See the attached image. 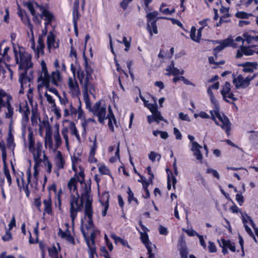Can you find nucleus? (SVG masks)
<instances>
[{
  "label": "nucleus",
  "mask_w": 258,
  "mask_h": 258,
  "mask_svg": "<svg viewBox=\"0 0 258 258\" xmlns=\"http://www.w3.org/2000/svg\"><path fill=\"white\" fill-rule=\"evenodd\" d=\"M41 71L37 79L38 83L37 88L38 91H40L41 88L45 87L50 92L55 95L58 98H60L57 90L53 87H49V83L50 82L55 86H58V83L61 79L59 71H53L49 75L46 63L43 60L41 62Z\"/></svg>",
  "instance_id": "nucleus-1"
},
{
  "label": "nucleus",
  "mask_w": 258,
  "mask_h": 258,
  "mask_svg": "<svg viewBox=\"0 0 258 258\" xmlns=\"http://www.w3.org/2000/svg\"><path fill=\"white\" fill-rule=\"evenodd\" d=\"M210 113L212 119L218 125H220L221 128L225 131L228 136L230 135L231 130V123L228 118L223 114H221L218 111H211Z\"/></svg>",
  "instance_id": "nucleus-2"
},
{
  "label": "nucleus",
  "mask_w": 258,
  "mask_h": 258,
  "mask_svg": "<svg viewBox=\"0 0 258 258\" xmlns=\"http://www.w3.org/2000/svg\"><path fill=\"white\" fill-rule=\"evenodd\" d=\"M250 35V36H258V35H252L251 34H248L247 33H244L243 34V38L238 36L236 38L235 40L237 41V42L240 43V48L237 50L236 57L237 58H241L243 55H251L253 54V51L250 48V47L243 46L244 41H246L248 44L251 45V46L255 47L257 45L258 41H256L253 43H248L247 40L245 38V35Z\"/></svg>",
  "instance_id": "nucleus-3"
},
{
  "label": "nucleus",
  "mask_w": 258,
  "mask_h": 258,
  "mask_svg": "<svg viewBox=\"0 0 258 258\" xmlns=\"http://www.w3.org/2000/svg\"><path fill=\"white\" fill-rule=\"evenodd\" d=\"M15 57L17 63L19 64V69L21 71L25 70H31L30 69L32 67L31 62V55L26 52L20 51L18 54L15 51Z\"/></svg>",
  "instance_id": "nucleus-4"
},
{
  "label": "nucleus",
  "mask_w": 258,
  "mask_h": 258,
  "mask_svg": "<svg viewBox=\"0 0 258 258\" xmlns=\"http://www.w3.org/2000/svg\"><path fill=\"white\" fill-rule=\"evenodd\" d=\"M12 100V97L0 89V112L3 107H5L7 110L5 112V117L7 118H11L14 114V108L11 105Z\"/></svg>",
  "instance_id": "nucleus-5"
},
{
  "label": "nucleus",
  "mask_w": 258,
  "mask_h": 258,
  "mask_svg": "<svg viewBox=\"0 0 258 258\" xmlns=\"http://www.w3.org/2000/svg\"><path fill=\"white\" fill-rule=\"evenodd\" d=\"M79 196H72L70 197V213L71 219L73 222L76 219L78 212L82 211L83 207V199L80 201Z\"/></svg>",
  "instance_id": "nucleus-6"
},
{
  "label": "nucleus",
  "mask_w": 258,
  "mask_h": 258,
  "mask_svg": "<svg viewBox=\"0 0 258 258\" xmlns=\"http://www.w3.org/2000/svg\"><path fill=\"white\" fill-rule=\"evenodd\" d=\"M33 71L32 70H25L21 71L19 74V82L21 85V88L19 91L20 94L24 93V88L29 87L30 83L33 81Z\"/></svg>",
  "instance_id": "nucleus-7"
},
{
  "label": "nucleus",
  "mask_w": 258,
  "mask_h": 258,
  "mask_svg": "<svg viewBox=\"0 0 258 258\" xmlns=\"http://www.w3.org/2000/svg\"><path fill=\"white\" fill-rule=\"evenodd\" d=\"M28 150L33 155L35 163L40 164L42 162L43 155L45 154L43 150V145L41 142H37L36 147L34 146L31 149L30 148Z\"/></svg>",
  "instance_id": "nucleus-8"
},
{
  "label": "nucleus",
  "mask_w": 258,
  "mask_h": 258,
  "mask_svg": "<svg viewBox=\"0 0 258 258\" xmlns=\"http://www.w3.org/2000/svg\"><path fill=\"white\" fill-rule=\"evenodd\" d=\"M106 106L105 105L101 106V102L98 101L95 104L92 109H91V112L95 116L98 117V121L102 123L106 119Z\"/></svg>",
  "instance_id": "nucleus-9"
},
{
  "label": "nucleus",
  "mask_w": 258,
  "mask_h": 258,
  "mask_svg": "<svg viewBox=\"0 0 258 258\" xmlns=\"http://www.w3.org/2000/svg\"><path fill=\"white\" fill-rule=\"evenodd\" d=\"M255 77V74H253L251 76H247L245 78L242 76L239 75L237 78L233 79V83L235 85L236 89L239 88H245L249 86L250 82L253 80Z\"/></svg>",
  "instance_id": "nucleus-10"
},
{
  "label": "nucleus",
  "mask_w": 258,
  "mask_h": 258,
  "mask_svg": "<svg viewBox=\"0 0 258 258\" xmlns=\"http://www.w3.org/2000/svg\"><path fill=\"white\" fill-rule=\"evenodd\" d=\"M81 183L83 184V192L81 194V198L86 200L85 205H87L88 203L92 205V199L90 196L91 191L90 184H87L86 183H83V181H81Z\"/></svg>",
  "instance_id": "nucleus-11"
},
{
  "label": "nucleus",
  "mask_w": 258,
  "mask_h": 258,
  "mask_svg": "<svg viewBox=\"0 0 258 258\" xmlns=\"http://www.w3.org/2000/svg\"><path fill=\"white\" fill-rule=\"evenodd\" d=\"M141 239L142 242L146 246L149 253V258H152L153 255L152 253L153 247L155 246L152 244L149 240L148 236L147 233L140 232Z\"/></svg>",
  "instance_id": "nucleus-12"
},
{
  "label": "nucleus",
  "mask_w": 258,
  "mask_h": 258,
  "mask_svg": "<svg viewBox=\"0 0 258 258\" xmlns=\"http://www.w3.org/2000/svg\"><path fill=\"white\" fill-rule=\"evenodd\" d=\"M27 174V183H25L23 177H22V185H23V189L25 191L26 195L27 198L29 197L30 194V190L29 189V185L32 186V184L31 183V168L29 167L26 171Z\"/></svg>",
  "instance_id": "nucleus-13"
},
{
  "label": "nucleus",
  "mask_w": 258,
  "mask_h": 258,
  "mask_svg": "<svg viewBox=\"0 0 258 258\" xmlns=\"http://www.w3.org/2000/svg\"><path fill=\"white\" fill-rule=\"evenodd\" d=\"M68 85L73 96H77L80 94L79 85L75 78H69Z\"/></svg>",
  "instance_id": "nucleus-14"
},
{
  "label": "nucleus",
  "mask_w": 258,
  "mask_h": 258,
  "mask_svg": "<svg viewBox=\"0 0 258 258\" xmlns=\"http://www.w3.org/2000/svg\"><path fill=\"white\" fill-rule=\"evenodd\" d=\"M79 8V1L75 0L74 4L73 17L74 30L76 33V35L78 34L77 21L79 18V13L78 11Z\"/></svg>",
  "instance_id": "nucleus-15"
},
{
  "label": "nucleus",
  "mask_w": 258,
  "mask_h": 258,
  "mask_svg": "<svg viewBox=\"0 0 258 258\" xmlns=\"http://www.w3.org/2000/svg\"><path fill=\"white\" fill-rule=\"evenodd\" d=\"M78 180L77 178L72 177L71 178L68 182L67 186L70 190L71 196H79L77 189Z\"/></svg>",
  "instance_id": "nucleus-16"
},
{
  "label": "nucleus",
  "mask_w": 258,
  "mask_h": 258,
  "mask_svg": "<svg viewBox=\"0 0 258 258\" xmlns=\"http://www.w3.org/2000/svg\"><path fill=\"white\" fill-rule=\"evenodd\" d=\"M202 148V146L199 145L198 143H193V146H191V151L193 152L194 155L196 157L198 160L202 162L203 155L201 152V149Z\"/></svg>",
  "instance_id": "nucleus-17"
},
{
  "label": "nucleus",
  "mask_w": 258,
  "mask_h": 258,
  "mask_svg": "<svg viewBox=\"0 0 258 258\" xmlns=\"http://www.w3.org/2000/svg\"><path fill=\"white\" fill-rule=\"evenodd\" d=\"M47 45L48 48H57L59 47L58 42L55 41V36L52 32H50L47 38Z\"/></svg>",
  "instance_id": "nucleus-18"
},
{
  "label": "nucleus",
  "mask_w": 258,
  "mask_h": 258,
  "mask_svg": "<svg viewBox=\"0 0 258 258\" xmlns=\"http://www.w3.org/2000/svg\"><path fill=\"white\" fill-rule=\"evenodd\" d=\"M109 113L106 117V119H108V127L109 129L112 131H114V128L113 126V122L114 124L117 126V121L115 118L114 115L113 113L111 106H109L108 108Z\"/></svg>",
  "instance_id": "nucleus-19"
},
{
  "label": "nucleus",
  "mask_w": 258,
  "mask_h": 258,
  "mask_svg": "<svg viewBox=\"0 0 258 258\" xmlns=\"http://www.w3.org/2000/svg\"><path fill=\"white\" fill-rule=\"evenodd\" d=\"M65 161L62 157V154L60 151L56 153L55 158V165L57 169H62L64 168Z\"/></svg>",
  "instance_id": "nucleus-20"
},
{
  "label": "nucleus",
  "mask_w": 258,
  "mask_h": 258,
  "mask_svg": "<svg viewBox=\"0 0 258 258\" xmlns=\"http://www.w3.org/2000/svg\"><path fill=\"white\" fill-rule=\"evenodd\" d=\"M166 71L168 72V74H166L167 75H177L178 74L182 75L184 73L183 70L180 71L177 68L174 67V62L172 61L170 65H169L167 68L166 69Z\"/></svg>",
  "instance_id": "nucleus-21"
},
{
  "label": "nucleus",
  "mask_w": 258,
  "mask_h": 258,
  "mask_svg": "<svg viewBox=\"0 0 258 258\" xmlns=\"http://www.w3.org/2000/svg\"><path fill=\"white\" fill-rule=\"evenodd\" d=\"M85 214L89 218V225L90 226H92L93 225V211L92 209V205H90L89 203L87 204V205H85Z\"/></svg>",
  "instance_id": "nucleus-22"
},
{
  "label": "nucleus",
  "mask_w": 258,
  "mask_h": 258,
  "mask_svg": "<svg viewBox=\"0 0 258 258\" xmlns=\"http://www.w3.org/2000/svg\"><path fill=\"white\" fill-rule=\"evenodd\" d=\"M83 235L85 237V239L86 240V242L87 244V245L88 247L90 248V250L91 252V253H93L95 251V249L94 248L93 245H94L95 243V236L94 233H92L91 234L90 236V240L88 239V238H87L86 236V234L84 232H83Z\"/></svg>",
  "instance_id": "nucleus-23"
},
{
  "label": "nucleus",
  "mask_w": 258,
  "mask_h": 258,
  "mask_svg": "<svg viewBox=\"0 0 258 258\" xmlns=\"http://www.w3.org/2000/svg\"><path fill=\"white\" fill-rule=\"evenodd\" d=\"M243 67V71L245 73H252L256 69V62H246L242 65Z\"/></svg>",
  "instance_id": "nucleus-24"
},
{
  "label": "nucleus",
  "mask_w": 258,
  "mask_h": 258,
  "mask_svg": "<svg viewBox=\"0 0 258 258\" xmlns=\"http://www.w3.org/2000/svg\"><path fill=\"white\" fill-rule=\"evenodd\" d=\"M44 206V212L48 215H51L52 211L51 209V201L49 197H47L43 201Z\"/></svg>",
  "instance_id": "nucleus-25"
},
{
  "label": "nucleus",
  "mask_w": 258,
  "mask_h": 258,
  "mask_svg": "<svg viewBox=\"0 0 258 258\" xmlns=\"http://www.w3.org/2000/svg\"><path fill=\"white\" fill-rule=\"evenodd\" d=\"M7 147L10 150L14 152L15 147V144L14 143V139L12 133L9 132L7 139Z\"/></svg>",
  "instance_id": "nucleus-26"
},
{
  "label": "nucleus",
  "mask_w": 258,
  "mask_h": 258,
  "mask_svg": "<svg viewBox=\"0 0 258 258\" xmlns=\"http://www.w3.org/2000/svg\"><path fill=\"white\" fill-rule=\"evenodd\" d=\"M24 5L27 7L28 10L30 11L31 14L34 17V21H37L38 24H41V20H39L37 16L35 15V10L34 8V6L32 3L29 2L24 3Z\"/></svg>",
  "instance_id": "nucleus-27"
},
{
  "label": "nucleus",
  "mask_w": 258,
  "mask_h": 258,
  "mask_svg": "<svg viewBox=\"0 0 258 258\" xmlns=\"http://www.w3.org/2000/svg\"><path fill=\"white\" fill-rule=\"evenodd\" d=\"M45 146H48L50 149L53 147L51 134L49 129L46 130L45 135Z\"/></svg>",
  "instance_id": "nucleus-28"
},
{
  "label": "nucleus",
  "mask_w": 258,
  "mask_h": 258,
  "mask_svg": "<svg viewBox=\"0 0 258 258\" xmlns=\"http://www.w3.org/2000/svg\"><path fill=\"white\" fill-rule=\"evenodd\" d=\"M221 87V94L223 98H225V97H226V95L227 94V93H229V92L231 91V84L229 82H226Z\"/></svg>",
  "instance_id": "nucleus-29"
},
{
  "label": "nucleus",
  "mask_w": 258,
  "mask_h": 258,
  "mask_svg": "<svg viewBox=\"0 0 258 258\" xmlns=\"http://www.w3.org/2000/svg\"><path fill=\"white\" fill-rule=\"evenodd\" d=\"M40 10H42V13L40 17L42 19L43 17L45 18V20H53L54 16L53 14L49 11L41 7Z\"/></svg>",
  "instance_id": "nucleus-30"
},
{
  "label": "nucleus",
  "mask_w": 258,
  "mask_h": 258,
  "mask_svg": "<svg viewBox=\"0 0 258 258\" xmlns=\"http://www.w3.org/2000/svg\"><path fill=\"white\" fill-rule=\"evenodd\" d=\"M110 237L114 240V242L117 244V243H120L124 246L129 247L128 245L127 241L121 238L120 237L117 236L114 233H111Z\"/></svg>",
  "instance_id": "nucleus-31"
},
{
  "label": "nucleus",
  "mask_w": 258,
  "mask_h": 258,
  "mask_svg": "<svg viewBox=\"0 0 258 258\" xmlns=\"http://www.w3.org/2000/svg\"><path fill=\"white\" fill-rule=\"evenodd\" d=\"M147 29L149 32L150 35L152 36L153 33L154 34L158 33L157 27L156 26V21H153L151 22L150 24L147 23Z\"/></svg>",
  "instance_id": "nucleus-32"
},
{
  "label": "nucleus",
  "mask_w": 258,
  "mask_h": 258,
  "mask_svg": "<svg viewBox=\"0 0 258 258\" xmlns=\"http://www.w3.org/2000/svg\"><path fill=\"white\" fill-rule=\"evenodd\" d=\"M28 140L29 141L28 149H31L32 147L35 146V140L33 132L30 128H28Z\"/></svg>",
  "instance_id": "nucleus-33"
},
{
  "label": "nucleus",
  "mask_w": 258,
  "mask_h": 258,
  "mask_svg": "<svg viewBox=\"0 0 258 258\" xmlns=\"http://www.w3.org/2000/svg\"><path fill=\"white\" fill-rule=\"evenodd\" d=\"M70 129L71 131V133L72 135H74L78 141L80 143L81 142V138L78 134V130L76 127L75 123L73 122H71L70 124Z\"/></svg>",
  "instance_id": "nucleus-34"
},
{
  "label": "nucleus",
  "mask_w": 258,
  "mask_h": 258,
  "mask_svg": "<svg viewBox=\"0 0 258 258\" xmlns=\"http://www.w3.org/2000/svg\"><path fill=\"white\" fill-rule=\"evenodd\" d=\"M179 250L181 258H187V254L188 252L184 242H181Z\"/></svg>",
  "instance_id": "nucleus-35"
},
{
  "label": "nucleus",
  "mask_w": 258,
  "mask_h": 258,
  "mask_svg": "<svg viewBox=\"0 0 258 258\" xmlns=\"http://www.w3.org/2000/svg\"><path fill=\"white\" fill-rule=\"evenodd\" d=\"M42 162L45 167L46 171L48 173H50L52 169V164L45 154H44L43 155Z\"/></svg>",
  "instance_id": "nucleus-36"
},
{
  "label": "nucleus",
  "mask_w": 258,
  "mask_h": 258,
  "mask_svg": "<svg viewBox=\"0 0 258 258\" xmlns=\"http://www.w3.org/2000/svg\"><path fill=\"white\" fill-rule=\"evenodd\" d=\"M97 141L96 139L95 138L93 141V146L91 148V149L90 152V155H89V160L91 161H93V160H94L95 162L96 161V159L94 158V156L95 154V151L97 149Z\"/></svg>",
  "instance_id": "nucleus-37"
},
{
  "label": "nucleus",
  "mask_w": 258,
  "mask_h": 258,
  "mask_svg": "<svg viewBox=\"0 0 258 258\" xmlns=\"http://www.w3.org/2000/svg\"><path fill=\"white\" fill-rule=\"evenodd\" d=\"M44 48V44L43 42V39L42 36H39L38 40V46L37 47L36 51L38 55L40 52L43 53V49Z\"/></svg>",
  "instance_id": "nucleus-38"
},
{
  "label": "nucleus",
  "mask_w": 258,
  "mask_h": 258,
  "mask_svg": "<svg viewBox=\"0 0 258 258\" xmlns=\"http://www.w3.org/2000/svg\"><path fill=\"white\" fill-rule=\"evenodd\" d=\"M241 216L242 220L244 224V226L247 225V223H249L251 224V226L252 227H254L255 224L249 216H248L247 214H243L242 213H241Z\"/></svg>",
  "instance_id": "nucleus-39"
},
{
  "label": "nucleus",
  "mask_w": 258,
  "mask_h": 258,
  "mask_svg": "<svg viewBox=\"0 0 258 258\" xmlns=\"http://www.w3.org/2000/svg\"><path fill=\"white\" fill-rule=\"evenodd\" d=\"M104 198H106V201H105V202L104 203L101 202L102 205L103 206V209L102 210V216H103V217H104L106 215L107 212V210H108V209L109 207L108 200H109V196L108 195H107L106 196H104Z\"/></svg>",
  "instance_id": "nucleus-40"
},
{
  "label": "nucleus",
  "mask_w": 258,
  "mask_h": 258,
  "mask_svg": "<svg viewBox=\"0 0 258 258\" xmlns=\"http://www.w3.org/2000/svg\"><path fill=\"white\" fill-rule=\"evenodd\" d=\"M230 40L229 39H225L221 42L220 44L215 48V51H220L225 47L229 46Z\"/></svg>",
  "instance_id": "nucleus-41"
},
{
  "label": "nucleus",
  "mask_w": 258,
  "mask_h": 258,
  "mask_svg": "<svg viewBox=\"0 0 258 258\" xmlns=\"http://www.w3.org/2000/svg\"><path fill=\"white\" fill-rule=\"evenodd\" d=\"M92 79V76L86 75V76L85 77V78L82 80L83 81L80 82V83L82 85V88L83 89L87 88L88 86H89V84H90V81Z\"/></svg>",
  "instance_id": "nucleus-42"
},
{
  "label": "nucleus",
  "mask_w": 258,
  "mask_h": 258,
  "mask_svg": "<svg viewBox=\"0 0 258 258\" xmlns=\"http://www.w3.org/2000/svg\"><path fill=\"white\" fill-rule=\"evenodd\" d=\"M222 242L223 246H227V248H229V249L233 252L235 251V246L234 243L231 242L230 240H226L224 239H222Z\"/></svg>",
  "instance_id": "nucleus-43"
},
{
  "label": "nucleus",
  "mask_w": 258,
  "mask_h": 258,
  "mask_svg": "<svg viewBox=\"0 0 258 258\" xmlns=\"http://www.w3.org/2000/svg\"><path fill=\"white\" fill-rule=\"evenodd\" d=\"M197 29L195 26H192L191 28L190 32V37L192 40L195 41L196 42H200V38H198V36H196Z\"/></svg>",
  "instance_id": "nucleus-44"
},
{
  "label": "nucleus",
  "mask_w": 258,
  "mask_h": 258,
  "mask_svg": "<svg viewBox=\"0 0 258 258\" xmlns=\"http://www.w3.org/2000/svg\"><path fill=\"white\" fill-rule=\"evenodd\" d=\"M226 97L225 98H223V99L227 102L232 103L233 104H235L234 102H231L229 99L232 100L233 101H236L237 100V98L234 96V94L231 92H229V93L226 95Z\"/></svg>",
  "instance_id": "nucleus-45"
},
{
  "label": "nucleus",
  "mask_w": 258,
  "mask_h": 258,
  "mask_svg": "<svg viewBox=\"0 0 258 258\" xmlns=\"http://www.w3.org/2000/svg\"><path fill=\"white\" fill-rule=\"evenodd\" d=\"M53 138L55 143L56 148H57L61 144V140L58 130L54 134Z\"/></svg>",
  "instance_id": "nucleus-46"
},
{
  "label": "nucleus",
  "mask_w": 258,
  "mask_h": 258,
  "mask_svg": "<svg viewBox=\"0 0 258 258\" xmlns=\"http://www.w3.org/2000/svg\"><path fill=\"white\" fill-rule=\"evenodd\" d=\"M98 170L99 172L101 174L108 175H110L111 174V172L108 169V168L104 164L101 165L99 168Z\"/></svg>",
  "instance_id": "nucleus-47"
},
{
  "label": "nucleus",
  "mask_w": 258,
  "mask_h": 258,
  "mask_svg": "<svg viewBox=\"0 0 258 258\" xmlns=\"http://www.w3.org/2000/svg\"><path fill=\"white\" fill-rule=\"evenodd\" d=\"M235 16L240 19H248L249 17L252 16V14L243 11H239L235 14Z\"/></svg>",
  "instance_id": "nucleus-48"
},
{
  "label": "nucleus",
  "mask_w": 258,
  "mask_h": 258,
  "mask_svg": "<svg viewBox=\"0 0 258 258\" xmlns=\"http://www.w3.org/2000/svg\"><path fill=\"white\" fill-rule=\"evenodd\" d=\"M152 114L155 117V121L157 123H159L160 120H164L163 117L161 115L160 112L158 110V109L152 112Z\"/></svg>",
  "instance_id": "nucleus-49"
},
{
  "label": "nucleus",
  "mask_w": 258,
  "mask_h": 258,
  "mask_svg": "<svg viewBox=\"0 0 258 258\" xmlns=\"http://www.w3.org/2000/svg\"><path fill=\"white\" fill-rule=\"evenodd\" d=\"M0 149L2 151V156L3 160H5L7 157L6 146L4 141H0Z\"/></svg>",
  "instance_id": "nucleus-50"
},
{
  "label": "nucleus",
  "mask_w": 258,
  "mask_h": 258,
  "mask_svg": "<svg viewBox=\"0 0 258 258\" xmlns=\"http://www.w3.org/2000/svg\"><path fill=\"white\" fill-rule=\"evenodd\" d=\"M83 97L85 102L86 108L88 109L90 111H91V109H92V108H91V102L90 101L88 94H87V93H83Z\"/></svg>",
  "instance_id": "nucleus-51"
},
{
  "label": "nucleus",
  "mask_w": 258,
  "mask_h": 258,
  "mask_svg": "<svg viewBox=\"0 0 258 258\" xmlns=\"http://www.w3.org/2000/svg\"><path fill=\"white\" fill-rule=\"evenodd\" d=\"M149 158L152 162H154L156 158H157L158 160H159L161 158V155L158 153L152 151L149 154Z\"/></svg>",
  "instance_id": "nucleus-52"
},
{
  "label": "nucleus",
  "mask_w": 258,
  "mask_h": 258,
  "mask_svg": "<svg viewBox=\"0 0 258 258\" xmlns=\"http://www.w3.org/2000/svg\"><path fill=\"white\" fill-rule=\"evenodd\" d=\"M48 253L52 258H58L57 256V251L55 246H53L51 248L48 249ZM60 258H61V257Z\"/></svg>",
  "instance_id": "nucleus-53"
},
{
  "label": "nucleus",
  "mask_w": 258,
  "mask_h": 258,
  "mask_svg": "<svg viewBox=\"0 0 258 258\" xmlns=\"http://www.w3.org/2000/svg\"><path fill=\"white\" fill-rule=\"evenodd\" d=\"M85 73L87 75L91 76H92V74L93 73V70L91 68V67L88 64L87 60L86 58H85Z\"/></svg>",
  "instance_id": "nucleus-54"
},
{
  "label": "nucleus",
  "mask_w": 258,
  "mask_h": 258,
  "mask_svg": "<svg viewBox=\"0 0 258 258\" xmlns=\"http://www.w3.org/2000/svg\"><path fill=\"white\" fill-rule=\"evenodd\" d=\"M128 201L129 203H131L132 201H134L138 203V200L136 198H134V194L133 192L131 190L130 187L128 188Z\"/></svg>",
  "instance_id": "nucleus-55"
},
{
  "label": "nucleus",
  "mask_w": 258,
  "mask_h": 258,
  "mask_svg": "<svg viewBox=\"0 0 258 258\" xmlns=\"http://www.w3.org/2000/svg\"><path fill=\"white\" fill-rule=\"evenodd\" d=\"M39 165L40 164H37L36 163H35V164L34 165V167H33L34 171V172L33 174V176L35 179V182L36 183V184H37V182H38V173H39V171H38L37 168Z\"/></svg>",
  "instance_id": "nucleus-56"
},
{
  "label": "nucleus",
  "mask_w": 258,
  "mask_h": 258,
  "mask_svg": "<svg viewBox=\"0 0 258 258\" xmlns=\"http://www.w3.org/2000/svg\"><path fill=\"white\" fill-rule=\"evenodd\" d=\"M68 129L67 128H64L61 131V134L64 139L66 146H69V138L68 136Z\"/></svg>",
  "instance_id": "nucleus-57"
},
{
  "label": "nucleus",
  "mask_w": 258,
  "mask_h": 258,
  "mask_svg": "<svg viewBox=\"0 0 258 258\" xmlns=\"http://www.w3.org/2000/svg\"><path fill=\"white\" fill-rule=\"evenodd\" d=\"M70 234V232L69 230H67L66 231H63L60 228H59L58 235L61 238L66 239L68 235Z\"/></svg>",
  "instance_id": "nucleus-58"
},
{
  "label": "nucleus",
  "mask_w": 258,
  "mask_h": 258,
  "mask_svg": "<svg viewBox=\"0 0 258 258\" xmlns=\"http://www.w3.org/2000/svg\"><path fill=\"white\" fill-rule=\"evenodd\" d=\"M220 12L223 14L221 18H228L230 16L229 14V9L222 7L220 10Z\"/></svg>",
  "instance_id": "nucleus-59"
},
{
  "label": "nucleus",
  "mask_w": 258,
  "mask_h": 258,
  "mask_svg": "<svg viewBox=\"0 0 258 258\" xmlns=\"http://www.w3.org/2000/svg\"><path fill=\"white\" fill-rule=\"evenodd\" d=\"M4 174H5V176L7 180V186H9L11 184V183H12V179H11L10 172L8 170L5 169Z\"/></svg>",
  "instance_id": "nucleus-60"
},
{
  "label": "nucleus",
  "mask_w": 258,
  "mask_h": 258,
  "mask_svg": "<svg viewBox=\"0 0 258 258\" xmlns=\"http://www.w3.org/2000/svg\"><path fill=\"white\" fill-rule=\"evenodd\" d=\"M158 15V13L156 11H154L148 13L147 15V18L149 21H150L156 18Z\"/></svg>",
  "instance_id": "nucleus-61"
},
{
  "label": "nucleus",
  "mask_w": 258,
  "mask_h": 258,
  "mask_svg": "<svg viewBox=\"0 0 258 258\" xmlns=\"http://www.w3.org/2000/svg\"><path fill=\"white\" fill-rule=\"evenodd\" d=\"M194 117L195 118L200 117L203 118H209L210 117V116L205 112L201 111L199 113L194 114Z\"/></svg>",
  "instance_id": "nucleus-62"
},
{
  "label": "nucleus",
  "mask_w": 258,
  "mask_h": 258,
  "mask_svg": "<svg viewBox=\"0 0 258 258\" xmlns=\"http://www.w3.org/2000/svg\"><path fill=\"white\" fill-rule=\"evenodd\" d=\"M207 173L212 174L214 177L217 179H219L220 175L218 172L215 169L212 168H208L207 170Z\"/></svg>",
  "instance_id": "nucleus-63"
},
{
  "label": "nucleus",
  "mask_w": 258,
  "mask_h": 258,
  "mask_svg": "<svg viewBox=\"0 0 258 258\" xmlns=\"http://www.w3.org/2000/svg\"><path fill=\"white\" fill-rule=\"evenodd\" d=\"M133 0H122L120 3V6L122 8L123 10H125L128 6L129 3H130Z\"/></svg>",
  "instance_id": "nucleus-64"
}]
</instances>
